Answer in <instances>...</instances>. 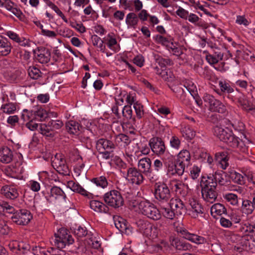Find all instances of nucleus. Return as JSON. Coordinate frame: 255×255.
<instances>
[{
	"instance_id": "1",
	"label": "nucleus",
	"mask_w": 255,
	"mask_h": 255,
	"mask_svg": "<svg viewBox=\"0 0 255 255\" xmlns=\"http://www.w3.org/2000/svg\"><path fill=\"white\" fill-rule=\"evenodd\" d=\"M213 134L221 141L225 142L229 146L235 148L238 144V137L228 128H223L219 126H215L213 129Z\"/></svg>"
},
{
	"instance_id": "2",
	"label": "nucleus",
	"mask_w": 255,
	"mask_h": 255,
	"mask_svg": "<svg viewBox=\"0 0 255 255\" xmlns=\"http://www.w3.org/2000/svg\"><path fill=\"white\" fill-rule=\"evenodd\" d=\"M73 243L74 239L69 234V231L63 228L55 233L54 237L51 239V243L59 249H62L66 245L72 244Z\"/></svg>"
},
{
	"instance_id": "3",
	"label": "nucleus",
	"mask_w": 255,
	"mask_h": 255,
	"mask_svg": "<svg viewBox=\"0 0 255 255\" xmlns=\"http://www.w3.org/2000/svg\"><path fill=\"white\" fill-rule=\"evenodd\" d=\"M139 212L147 218L154 221L161 218L160 212L152 203L147 201H142L138 204Z\"/></svg>"
},
{
	"instance_id": "4",
	"label": "nucleus",
	"mask_w": 255,
	"mask_h": 255,
	"mask_svg": "<svg viewBox=\"0 0 255 255\" xmlns=\"http://www.w3.org/2000/svg\"><path fill=\"white\" fill-rule=\"evenodd\" d=\"M154 194L159 204L167 203L170 200L171 194L168 186L163 182L156 183L154 187Z\"/></svg>"
},
{
	"instance_id": "5",
	"label": "nucleus",
	"mask_w": 255,
	"mask_h": 255,
	"mask_svg": "<svg viewBox=\"0 0 255 255\" xmlns=\"http://www.w3.org/2000/svg\"><path fill=\"white\" fill-rule=\"evenodd\" d=\"M105 202L109 206L118 208L124 205V201L121 193L118 190H111L104 195Z\"/></svg>"
},
{
	"instance_id": "6",
	"label": "nucleus",
	"mask_w": 255,
	"mask_h": 255,
	"mask_svg": "<svg viewBox=\"0 0 255 255\" xmlns=\"http://www.w3.org/2000/svg\"><path fill=\"white\" fill-rule=\"evenodd\" d=\"M63 123L59 120H51L47 124H40L39 130L41 134L46 136H54V131L60 129L63 126Z\"/></svg>"
},
{
	"instance_id": "7",
	"label": "nucleus",
	"mask_w": 255,
	"mask_h": 255,
	"mask_svg": "<svg viewBox=\"0 0 255 255\" xmlns=\"http://www.w3.org/2000/svg\"><path fill=\"white\" fill-rule=\"evenodd\" d=\"M46 199L50 203L57 201L65 200L66 196L64 191L58 186L49 187L42 192Z\"/></svg>"
},
{
	"instance_id": "8",
	"label": "nucleus",
	"mask_w": 255,
	"mask_h": 255,
	"mask_svg": "<svg viewBox=\"0 0 255 255\" xmlns=\"http://www.w3.org/2000/svg\"><path fill=\"white\" fill-rule=\"evenodd\" d=\"M33 218L31 212L25 209L16 211L14 215L11 217L12 222L18 225L25 226L27 225Z\"/></svg>"
},
{
	"instance_id": "9",
	"label": "nucleus",
	"mask_w": 255,
	"mask_h": 255,
	"mask_svg": "<svg viewBox=\"0 0 255 255\" xmlns=\"http://www.w3.org/2000/svg\"><path fill=\"white\" fill-rule=\"evenodd\" d=\"M53 167L60 174L69 175L70 170L66 163V160L60 154H56L52 160Z\"/></svg>"
},
{
	"instance_id": "10",
	"label": "nucleus",
	"mask_w": 255,
	"mask_h": 255,
	"mask_svg": "<svg viewBox=\"0 0 255 255\" xmlns=\"http://www.w3.org/2000/svg\"><path fill=\"white\" fill-rule=\"evenodd\" d=\"M204 101L207 103L212 112L224 113L226 111L225 105L219 100L216 99L212 95L205 94L203 97Z\"/></svg>"
},
{
	"instance_id": "11",
	"label": "nucleus",
	"mask_w": 255,
	"mask_h": 255,
	"mask_svg": "<svg viewBox=\"0 0 255 255\" xmlns=\"http://www.w3.org/2000/svg\"><path fill=\"white\" fill-rule=\"evenodd\" d=\"M170 189L176 194L184 197L188 193L189 188L188 184L184 183L182 181L174 179L169 182Z\"/></svg>"
},
{
	"instance_id": "12",
	"label": "nucleus",
	"mask_w": 255,
	"mask_h": 255,
	"mask_svg": "<svg viewBox=\"0 0 255 255\" xmlns=\"http://www.w3.org/2000/svg\"><path fill=\"white\" fill-rule=\"evenodd\" d=\"M169 206L177 216H182L186 213L187 207L184 202L178 197H174L170 199Z\"/></svg>"
},
{
	"instance_id": "13",
	"label": "nucleus",
	"mask_w": 255,
	"mask_h": 255,
	"mask_svg": "<svg viewBox=\"0 0 255 255\" xmlns=\"http://www.w3.org/2000/svg\"><path fill=\"white\" fill-rule=\"evenodd\" d=\"M126 179L133 184L139 185L144 180V177L139 169L135 167H129L127 170Z\"/></svg>"
},
{
	"instance_id": "14",
	"label": "nucleus",
	"mask_w": 255,
	"mask_h": 255,
	"mask_svg": "<svg viewBox=\"0 0 255 255\" xmlns=\"http://www.w3.org/2000/svg\"><path fill=\"white\" fill-rule=\"evenodd\" d=\"M0 194L7 199L14 200L19 197V194L16 185H5L0 190Z\"/></svg>"
},
{
	"instance_id": "15",
	"label": "nucleus",
	"mask_w": 255,
	"mask_h": 255,
	"mask_svg": "<svg viewBox=\"0 0 255 255\" xmlns=\"http://www.w3.org/2000/svg\"><path fill=\"white\" fill-rule=\"evenodd\" d=\"M149 145L152 152L158 156L166 150L164 141L158 137L151 138L149 140Z\"/></svg>"
},
{
	"instance_id": "16",
	"label": "nucleus",
	"mask_w": 255,
	"mask_h": 255,
	"mask_svg": "<svg viewBox=\"0 0 255 255\" xmlns=\"http://www.w3.org/2000/svg\"><path fill=\"white\" fill-rule=\"evenodd\" d=\"M191 158L190 152L187 149H182L177 154L175 161L178 166L183 169L184 172L185 166L190 164Z\"/></svg>"
},
{
	"instance_id": "17",
	"label": "nucleus",
	"mask_w": 255,
	"mask_h": 255,
	"mask_svg": "<svg viewBox=\"0 0 255 255\" xmlns=\"http://www.w3.org/2000/svg\"><path fill=\"white\" fill-rule=\"evenodd\" d=\"M34 53L36 61L40 63L46 64L50 60L51 52L47 48H38Z\"/></svg>"
},
{
	"instance_id": "18",
	"label": "nucleus",
	"mask_w": 255,
	"mask_h": 255,
	"mask_svg": "<svg viewBox=\"0 0 255 255\" xmlns=\"http://www.w3.org/2000/svg\"><path fill=\"white\" fill-rule=\"evenodd\" d=\"M180 234L185 239L196 244H203L206 242V240L203 237L190 233L186 229L181 230Z\"/></svg>"
},
{
	"instance_id": "19",
	"label": "nucleus",
	"mask_w": 255,
	"mask_h": 255,
	"mask_svg": "<svg viewBox=\"0 0 255 255\" xmlns=\"http://www.w3.org/2000/svg\"><path fill=\"white\" fill-rule=\"evenodd\" d=\"M170 245L175 250L179 251H189L192 248V246L178 238H171L170 239Z\"/></svg>"
},
{
	"instance_id": "20",
	"label": "nucleus",
	"mask_w": 255,
	"mask_h": 255,
	"mask_svg": "<svg viewBox=\"0 0 255 255\" xmlns=\"http://www.w3.org/2000/svg\"><path fill=\"white\" fill-rule=\"evenodd\" d=\"M202 197L207 203H214L217 199L218 192L217 188L201 189Z\"/></svg>"
},
{
	"instance_id": "21",
	"label": "nucleus",
	"mask_w": 255,
	"mask_h": 255,
	"mask_svg": "<svg viewBox=\"0 0 255 255\" xmlns=\"http://www.w3.org/2000/svg\"><path fill=\"white\" fill-rule=\"evenodd\" d=\"M189 204L191 207L189 215L194 218H196L199 214L203 213V208L198 202L193 198L189 200Z\"/></svg>"
},
{
	"instance_id": "22",
	"label": "nucleus",
	"mask_w": 255,
	"mask_h": 255,
	"mask_svg": "<svg viewBox=\"0 0 255 255\" xmlns=\"http://www.w3.org/2000/svg\"><path fill=\"white\" fill-rule=\"evenodd\" d=\"M14 158V151L7 146L0 148V162L7 164L10 163Z\"/></svg>"
},
{
	"instance_id": "23",
	"label": "nucleus",
	"mask_w": 255,
	"mask_h": 255,
	"mask_svg": "<svg viewBox=\"0 0 255 255\" xmlns=\"http://www.w3.org/2000/svg\"><path fill=\"white\" fill-rule=\"evenodd\" d=\"M136 225L138 230L144 235L151 236L153 226L147 220L139 219L136 222Z\"/></svg>"
},
{
	"instance_id": "24",
	"label": "nucleus",
	"mask_w": 255,
	"mask_h": 255,
	"mask_svg": "<svg viewBox=\"0 0 255 255\" xmlns=\"http://www.w3.org/2000/svg\"><path fill=\"white\" fill-rule=\"evenodd\" d=\"M12 48L10 41L6 38L0 35V56H7L11 52Z\"/></svg>"
},
{
	"instance_id": "25",
	"label": "nucleus",
	"mask_w": 255,
	"mask_h": 255,
	"mask_svg": "<svg viewBox=\"0 0 255 255\" xmlns=\"http://www.w3.org/2000/svg\"><path fill=\"white\" fill-rule=\"evenodd\" d=\"M115 147L114 143L107 139L100 138L96 143V149L98 152H102V151L106 150H113Z\"/></svg>"
},
{
	"instance_id": "26",
	"label": "nucleus",
	"mask_w": 255,
	"mask_h": 255,
	"mask_svg": "<svg viewBox=\"0 0 255 255\" xmlns=\"http://www.w3.org/2000/svg\"><path fill=\"white\" fill-rule=\"evenodd\" d=\"M90 206L91 209L97 213H108L109 211V207L106 204L98 200L90 201Z\"/></svg>"
},
{
	"instance_id": "27",
	"label": "nucleus",
	"mask_w": 255,
	"mask_h": 255,
	"mask_svg": "<svg viewBox=\"0 0 255 255\" xmlns=\"http://www.w3.org/2000/svg\"><path fill=\"white\" fill-rule=\"evenodd\" d=\"M67 187L71 189L73 191L77 192L78 193L81 194V195L90 198L92 194L88 191H87L85 189H84L82 187H81L79 184L76 183L74 181L71 180L67 182Z\"/></svg>"
},
{
	"instance_id": "28",
	"label": "nucleus",
	"mask_w": 255,
	"mask_h": 255,
	"mask_svg": "<svg viewBox=\"0 0 255 255\" xmlns=\"http://www.w3.org/2000/svg\"><path fill=\"white\" fill-rule=\"evenodd\" d=\"M201 189L217 188V183L215 180V178L212 175L208 176L207 177H203L200 182Z\"/></svg>"
},
{
	"instance_id": "29",
	"label": "nucleus",
	"mask_w": 255,
	"mask_h": 255,
	"mask_svg": "<svg viewBox=\"0 0 255 255\" xmlns=\"http://www.w3.org/2000/svg\"><path fill=\"white\" fill-rule=\"evenodd\" d=\"M6 35L10 39L19 43L22 46H29L30 45L29 39L24 37H20L16 33L13 31H8L6 32Z\"/></svg>"
},
{
	"instance_id": "30",
	"label": "nucleus",
	"mask_w": 255,
	"mask_h": 255,
	"mask_svg": "<svg viewBox=\"0 0 255 255\" xmlns=\"http://www.w3.org/2000/svg\"><path fill=\"white\" fill-rule=\"evenodd\" d=\"M151 161L149 158L144 157L140 159L138 163L139 170L144 174H146L152 169L151 168Z\"/></svg>"
},
{
	"instance_id": "31",
	"label": "nucleus",
	"mask_w": 255,
	"mask_h": 255,
	"mask_svg": "<svg viewBox=\"0 0 255 255\" xmlns=\"http://www.w3.org/2000/svg\"><path fill=\"white\" fill-rule=\"evenodd\" d=\"M238 144L235 148H238L240 152L247 155H249L251 153V150L249 145L251 144V142L248 139L240 140L238 137Z\"/></svg>"
},
{
	"instance_id": "32",
	"label": "nucleus",
	"mask_w": 255,
	"mask_h": 255,
	"mask_svg": "<svg viewBox=\"0 0 255 255\" xmlns=\"http://www.w3.org/2000/svg\"><path fill=\"white\" fill-rule=\"evenodd\" d=\"M212 216L216 218L218 216H221L227 212L226 208L221 203H216L212 206L210 209Z\"/></svg>"
},
{
	"instance_id": "33",
	"label": "nucleus",
	"mask_w": 255,
	"mask_h": 255,
	"mask_svg": "<svg viewBox=\"0 0 255 255\" xmlns=\"http://www.w3.org/2000/svg\"><path fill=\"white\" fill-rule=\"evenodd\" d=\"M165 166L167 169V173L172 176H182L184 172L183 169L178 166L175 161V162L165 165Z\"/></svg>"
},
{
	"instance_id": "34",
	"label": "nucleus",
	"mask_w": 255,
	"mask_h": 255,
	"mask_svg": "<svg viewBox=\"0 0 255 255\" xmlns=\"http://www.w3.org/2000/svg\"><path fill=\"white\" fill-rule=\"evenodd\" d=\"M104 39L110 49L116 52L118 51V48L116 47L118 45V42L114 33H109Z\"/></svg>"
},
{
	"instance_id": "35",
	"label": "nucleus",
	"mask_w": 255,
	"mask_h": 255,
	"mask_svg": "<svg viewBox=\"0 0 255 255\" xmlns=\"http://www.w3.org/2000/svg\"><path fill=\"white\" fill-rule=\"evenodd\" d=\"M116 227L122 233L128 234L129 229L128 228L126 221L122 217H118L115 219Z\"/></svg>"
},
{
	"instance_id": "36",
	"label": "nucleus",
	"mask_w": 255,
	"mask_h": 255,
	"mask_svg": "<svg viewBox=\"0 0 255 255\" xmlns=\"http://www.w3.org/2000/svg\"><path fill=\"white\" fill-rule=\"evenodd\" d=\"M91 182L102 189L107 188L109 184L107 178L103 175L92 178Z\"/></svg>"
},
{
	"instance_id": "37",
	"label": "nucleus",
	"mask_w": 255,
	"mask_h": 255,
	"mask_svg": "<svg viewBox=\"0 0 255 255\" xmlns=\"http://www.w3.org/2000/svg\"><path fill=\"white\" fill-rule=\"evenodd\" d=\"M138 21L137 14L133 12L128 13L126 16V23L128 27L135 28Z\"/></svg>"
},
{
	"instance_id": "38",
	"label": "nucleus",
	"mask_w": 255,
	"mask_h": 255,
	"mask_svg": "<svg viewBox=\"0 0 255 255\" xmlns=\"http://www.w3.org/2000/svg\"><path fill=\"white\" fill-rule=\"evenodd\" d=\"M17 105L16 103H8L1 105L0 110L2 113L10 115L13 114L16 111Z\"/></svg>"
},
{
	"instance_id": "39",
	"label": "nucleus",
	"mask_w": 255,
	"mask_h": 255,
	"mask_svg": "<svg viewBox=\"0 0 255 255\" xmlns=\"http://www.w3.org/2000/svg\"><path fill=\"white\" fill-rule=\"evenodd\" d=\"M66 129L71 134H78L81 128L79 124L74 121H69L66 125Z\"/></svg>"
},
{
	"instance_id": "40",
	"label": "nucleus",
	"mask_w": 255,
	"mask_h": 255,
	"mask_svg": "<svg viewBox=\"0 0 255 255\" xmlns=\"http://www.w3.org/2000/svg\"><path fill=\"white\" fill-rule=\"evenodd\" d=\"M159 156L160 157L164 166L175 162V159L174 156L167 150L164 151Z\"/></svg>"
},
{
	"instance_id": "41",
	"label": "nucleus",
	"mask_w": 255,
	"mask_h": 255,
	"mask_svg": "<svg viewBox=\"0 0 255 255\" xmlns=\"http://www.w3.org/2000/svg\"><path fill=\"white\" fill-rule=\"evenodd\" d=\"M122 113L124 117L128 120H131L132 124L135 125V119L132 117V111L130 106H125L123 109Z\"/></svg>"
},
{
	"instance_id": "42",
	"label": "nucleus",
	"mask_w": 255,
	"mask_h": 255,
	"mask_svg": "<svg viewBox=\"0 0 255 255\" xmlns=\"http://www.w3.org/2000/svg\"><path fill=\"white\" fill-rule=\"evenodd\" d=\"M242 210L243 213L245 214H251L254 210L251 201L249 200H243L242 202Z\"/></svg>"
},
{
	"instance_id": "43",
	"label": "nucleus",
	"mask_w": 255,
	"mask_h": 255,
	"mask_svg": "<svg viewBox=\"0 0 255 255\" xmlns=\"http://www.w3.org/2000/svg\"><path fill=\"white\" fill-rule=\"evenodd\" d=\"M187 20L191 23L197 24V25L203 28H206L207 27L206 24L203 22L199 17L194 13H189V17H187Z\"/></svg>"
},
{
	"instance_id": "44",
	"label": "nucleus",
	"mask_w": 255,
	"mask_h": 255,
	"mask_svg": "<svg viewBox=\"0 0 255 255\" xmlns=\"http://www.w3.org/2000/svg\"><path fill=\"white\" fill-rule=\"evenodd\" d=\"M181 132L183 136L186 139H191L193 138L196 135V132L188 126L182 128Z\"/></svg>"
},
{
	"instance_id": "45",
	"label": "nucleus",
	"mask_w": 255,
	"mask_h": 255,
	"mask_svg": "<svg viewBox=\"0 0 255 255\" xmlns=\"http://www.w3.org/2000/svg\"><path fill=\"white\" fill-rule=\"evenodd\" d=\"M171 90L175 94L177 98L183 101L185 98V91L180 85L173 86Z\"/></svg>"
},
{
	"instance_id": "46",
	"label": "nucleus",
	"mask_w": 255,
	"mask_h": 255,
	"mask_svg": "<svg viewBox=\"0 0 255 255\" xmlns=\"http://www.w3.org/2000/svg\"><path fill=\"white\" fill-rule=\"evenodd\" d=\"M136 147L139 151H140L142 154L146 155L150 152V149H151L149 144L143 141H139L136 143Z\"/></svg>"
},
{
	"instance_id": "47",
	"label": "nucleus",
	"mask_w": 255,
	"mask_h": 255,
	"mask_svg": "<svg viewBox=\"0 0 255 255\" xmlns=\"http://www.w3.org/2000/svg\"><path fill=\"white\" fill-rule=\"evenodd\" d=\"M73 228V233L78 238L84 237L88 234V231L85 227L76 226L75 228Z\"/></svg>"
},
{
	"instance_id": "48",
	"label": "nucleus",
	"mask_w": 255,
	"mask_h": 255,
	"mask_svg": "<svg viewBox=\"0 0 255 255\" xmlns=\"http://www.w3.org/2000/svg\"><path fill=\"white\" fill-rule=\"evenodd\" d=\"M230 176L235 182L240 185H243L245 183V177L242 174L234 171L231 173Z\"/></svg>"
},
{
	"instance_id": "49",
	"label": "nucleus",
	"mask_w": 255,
	"mask_h": 255,
	"mask_svg": "<svg viewBox=\"0 0 255 255\" xmlns=\"http://www.w3.org/2000/svg\"><path fill=\"white\" fill-rule=\"evenodd\" d=\"M28 73L29 77L33 79H38L41 76L42 74L40 70L34 66L29 67Z\"/></svg>"
},
{
	"instance_id": "50",
	"label": "nucleus",
	"mask_w": 255,
	"mask_h": 255,
	"mask_svg": "<svg viewBox=\"0 0 255 255\" xmlns=\"http://www.w3.org/2000/svg\"><path fill=\"white\" fill-rule=\"evenodd\" d=\"M238 103L241 108L246 111L251 107L249 101L246 97L242 95L238 98Z\"/></svg>"
},
{
	"instance_id": "51",
	"label": "nucleus",
	"mask_w": 255,
	"mask_h": 255,
	"mask_svg": "<svg viewBox=\"0 0 255 255\" xmlns=\"http://www.w3.org/2000/svg\"><path fill=\"white\" fill-rule=\"evenodd\" d=\"M162 214L163 216L168 219L173 220L176 214L172 210L171 208L161 207Z\"/></svg>"
},
{
	"instance_id": "52",
	"label": "nucleus",
	"mask_w": 255,
	"mask_h": 255,
	"mask_svg": "<svg viewBox=\"0 0 255 255\" xmlns=\"http://www.w3.org/2000/svg\"><path fill=\"white\" fill-rule=\"evenodd\" d=\"M219 86L222 92L232 93L234 92L233 88L226 81H220Z\"/></svg>"
},
{
	"instance_id": "53",
	"label": "nucleus",
	"mask_w": 255,
	"mask_h": 255,
	"mask_svg": "<svg viewBox=\"0 0 255 255\" xmlns=\"http://www.w3.org/2000/svg\"><path fill=\"white\" fill-rule=\"evenodd\" d=\"M133 108L135 111L137 118L139 119H141L144 114L143 105L137 101L134 103Z\"/></svg>"
},
{
	"instance_id": "54",
	"label": "nucleus",
	"mask_w": 255,
	"mask_h": 255,
	"mask_svg": "<svg viewBox=\"0 0 255 255\" xmlns=\"http://www.w3.org/2000/svg\"><path fill=\"white\" fill-rule=\"evenodd\" d=\"M17 251L19 254H24L27 253L30 249V247L29 244L24 242H17Z\"/></svg>"
},
{
	"instance_id": "55",
	"label": "nucleus",
	"mask_w": 255,
	"mask_h": 255,
	"mask_svg": "<svg viewBox=\"0 0 255 255\" xmlns=\"http://www.w3.org/2000/svg\"><path fill=\"white\" fill-rule=\"evenodd\" d=\"M224 198L229 203L233 206L238 204V199L237 195L233 193H228L224 196Z\"/></svg>"
},
{
	"instance_id": "56",
	"label": "nucleus",
	"mask_w": 255,
	"mask_h": 255,
	"mask_svg": "<svg viewBox=\"0 0 255 255\" xmlns=\"http://www.w3.org/2000/svg\"><path fill=\"white\" fill-rule=\"evenodd\" d=\"M1 211L4 213L12 214V215H14V213L16 212L14 207L6 202L0 204V212Z\"/></svg>"
},
{
	"instance_id": "57",
	"label": "nucleus",
	"mask_w": 255,
	"mask_h": 255,
	"mask_svg": "<svg viewBox=\"0 0 255 255\" xmlns=\"http://www.w3.org/2000/svg\"><path fill=\"white\" fill-rule=\"evenodd\" d=\"M156 62L161 67V68H164L167 65H171L173 63L172 61L169 58H163L159 56L156 58Z\"/></svg>"
},
{
	"instance_id": "58",
	"label": "nucleus",
	"mask_w": 255,
	"mask_h": 255,
	"mask_svg": "<svg viewBox=\"0 0 255 255\" xmlns=\"http://www.w3.org/2000/svg\"><path fill=\"white\" fill-rule=\"evenodd\" d=\"M116 140L117 142H122L125 144V146L128 145L131 142L129 137L126 134L121 133L116 136Z\"/></svg>"
},
{
	"instance_id": "59",
	"label": "nucleus",
	"mask_w": 255,
	"mask_h": 255,
	"mask_svg": "<svg viewBox=\"0 0 255 255\" xmlns=\"http://www.w3.org/2000/svg\"><path fill=\"white\" fill-rule=\"evenodd\" d=\"M9 80L12 82H17L20 79L21 72L19 70H14L12 72L8 73Z\"/></svg>"
},
{
	"instance_id": "60",
	"label": "nucleus",
	"mask_w": 255,
	"mask_h": 255,
	"mask_svg": "<svg viewBox=\"0 0 255 255\" xmlns=\"http://www.w3.org/2000/svg\"><path fill=\"white\" fill-rule=\"evenodd\" d=\"M170 145L172 148L179 149L181 145L180 140L177 136H172L170 139Z\"/></svg>"
},
{
	"instance_id": "61",
	"label": "nucleus",
	"mask_w": 255,
	"mask_h": 255,
	"mask_svg": "<svg viewBox=\"0 0 255 255\" xmlns=\"http://www.w3.org/2000/svg\"><path fill=\"white\" fill-rule=\"evenodd\" d=\"M201 169L196 165H194L190 170V176L194 180L196 179L200 175Z\"/></svg>"
},
{
	"instance_id": "62",
	"label": "nucleus",
	"mask_w": 255,
	"mask_h": 255,
	"mask_svg": "<svg viewBox=\"0 0 255 255\" xmlns=\"http://www.w3.org/2000/svg\"><path fill=\"white\" fill-rule=\"evenodd\" d=\"M156 41L165 46L170 44V40L160 35H157L155 38Z\"/></svg>"
},
{
	"instance_id": "63",
	"label": "nucleus",
	"mask_w": 255,
	"mask_h": 255,
	"mask_svg": "<svg viewBox=\"0 0 255 255\" xmlns=\"http://www.w3.org/2000/svg\"><path fill=\"white\" fill-rule=\"evenodd\" d=\"M197 72L202 77L206 79L209 78V71L206 68H203L200 66H197L196 69Z\"/></svg>"
},
{
	"instance_id": "64",
	"label": "nucleus",
	"mask_w": 255,
	"mask_h": 255,
	"mask_svg": "<svg viewBox=\"0 0 255 255\" xmlns=\"http://www.w3.org/2000/svg\"><path fill=\"white\" fill-rule=\"evenodd\" d=\"M218 160L221 168L223 169H226L229 166L228 158L224 154L223 156H221V157H219Z\"/></svg>"
}]
</instances>
